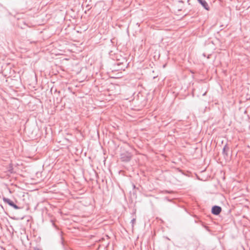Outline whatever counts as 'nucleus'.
I'll return each instance as SVG.
<instances>
[{
  "instance_id": "7",
  "label": "nucleus",
  "mask_w": 250,
  "mask_h": 250,
  "mask_svg": "<svg viewBox=\"0 0 250 250\" xmlns=\"http://www.w3.org/2000/svg\"><path fill=\"white\" fill-rule=\"evenodd\" d=\"M206 93L205 92L204 94H203V96L205 95Z\"/></svg>"
},
{
  "instance_id": "4",
  "label": "nucleus",
  "mask_w": 250,
  "mask_h": 250,
  "mask_svg": "<svg viewBox=\"0 0 250 250\" xmlns=\"http://www.w3.org/2000/svg\"><path fill=\"white\" fill-rule=\"evenodd\" d=\"M199 3H200L202 6L207 10H208L209 8L208 5V3L206 2L205 0H197Z\"/></svg>"
},
{
  "instance_id": "5",
  "label": "nucleus",
  "mask_w": 250,
  "mask_h": 250,
  "mask_svg": "<svg viewBox=\"0 0 250 250\" xmlns=\"http://www.w3.org/2000/svg\"><path fill=\"white\" fill-rule=\"evenodd\" d=\"M229 150V148L227 145H225L224 146V148L223 149V154L224 155V157L228 156V152Z\"/></svg>"
},
{
  "instance_id": "1",
  "label": "nucleus",
  "mask_w": 250,
  "mask_h": 250,
  "mask_svg": "<svg viewBox=\"0 0 250 250\" xmlns=\"http://www.w3.org/2000/svg\"><path fill=\"white\" fill-rule=\"evenodd\" d=\"M121 156V159H122V161L128 162L131 160L132 157V154L131 153L127 151L122 153Z\"/></svg>"
},
{
  "instance_id": "6",
  "label": "nucleus",
  "mask_w": 250,
  "mask_h": 250,
  "mask_svg": "<svg viewBox=\"0 0 250 250\" xmlns=\"http://www.w3.org/2000/svg\"><path fill=\"white\" fill-rule=\"evenodd\" d=\"M131 222L132 223V226H133V225L136 222V219L135 218H133V219L131 220Z\"/></svg>"
},
{
  "instance_id": "2",
  "label": "nucleus",
  "mask_w": 250,
  "mask_h": 250,
  "mask_svg": "<svg viewBox=\"0 0 250 250\" xmlns=\"http://www.w3.org/2000/svg\"><path fill=\"white\" fill-rule=\"evenodd\" d=\"M3 201L4 203L8 204L9 206L13 207L16 209H19L20 208L19 207L16 205L14 203L11 201L10 199L7 198L6 197L3 198Z\"/></svg>"
},
{
  "instance_id": "3",
  "label": "nucleus",
  "mask_w": 250,
  "mask_h": 250,
  "mask_svg": "<svg viewBox=\"0 0 250 250\" xmlns=\"http://www.w3.org/2000/svg\"><path fill=\"white\" fill-rule=\"evenodd\" d=\"M222 210L220 207L218 206H214L212 208L211 212L213 214L217 215L220 214Z\"/></svg>"
}]
</instances>
